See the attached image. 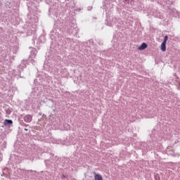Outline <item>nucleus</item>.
<instances>
[{
  "label": "nucleus",
  "mask_w": 180,
  "mask_h": 180,
  "mask_svg": "<svg viewBox=\"0 0 180 180\" xmlns=\"http://www.w3.org/2000/svg\"><path fill=\"white\" fill-rule=\"evenodd\" d=\"M24 122H26V123H30V122H32V116L26 115L24 117Z\"/></svg>",
  "instance_id": "obj_1"
},
{
  "label": "nucleus",
  "mask_w": 180,
  "mask_h": 180,
  "mask_svg": "<svg viewBox=\"0 0 180 180\" xmlns=\"http://www.w3.org/2000/svg\"><path fill=\"white\" fill-rule=\"evenodd\" d=\"M13 122H12L11 120H5L4 121V125L6 126V124H12Z\"/></svg>",
  "instance_id": "obj_5"
},
{
  "label": "nucleus",
  "mask_w": 180,
  "mask_h": 180,
  "mask_svg": "<svg viewBox=\"0 0 180 180\" xmlns=\"http://www.w3.org/2000/svg\"><path fill=\"white\" fill-rule=\"evenodd\" d=\"M168 41V36H165V38H164V41H163V43H165L167 44V41Z\"/></svg>",
  "instance_id": "obj_6"
},
{
  "label": "nucleus",
  "mask_w": 180,
  "mask_h": 180,
  "mask_svg": "<svg viewBox=\"0 0 180 180\" xmlns=\"http://www.w3.org/2000/svg\"><path fill=\"white\" fill-rule=\"evenodd\" d=\"M94 180H103L101 174H96L94 176Z\"/></svg>",
  "instance_id": "obj_4"
},
{
  "label": "nucleus",
  "mask_w": 180,
  "mask_h": 180,
  "mask_svg": "<svg viewBox=\"0 0 180 180\" xmlns=\"http://www.w3.org/2000/svg\"><path fill=\"white\" fill-rule=\"evenodd\" d=\"M147 47H148L147 44L143 43L140 46H139L138 49L143 51V50H146Z\"/></svg>",
  "instance_id": "obj_2"
},
{
  "label": "nucleus",
  "mask_w": 180,
  "mask_h": 180,
  "mask_svg": "<svg viewBox=\"0 0 180 180\" xmlns=\"http://www.w3.org/2000/svg\"><path fill=\"white\" fill-rule=\"evenodd\" d=\"M161 50L162 51H165L167 50V44L162 42L161 44Z\"/></svg>",
  "instance_id": "obj_3"
}]
</instances>
